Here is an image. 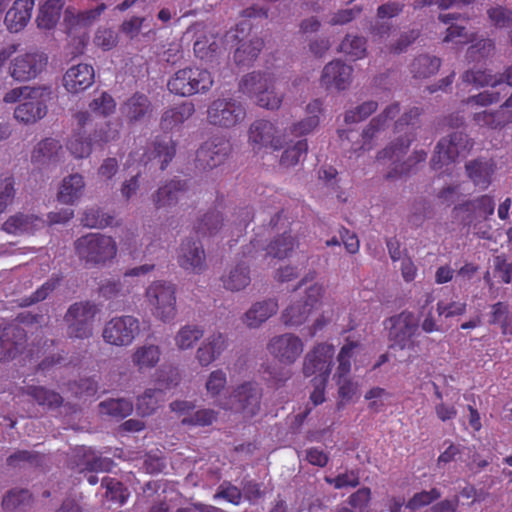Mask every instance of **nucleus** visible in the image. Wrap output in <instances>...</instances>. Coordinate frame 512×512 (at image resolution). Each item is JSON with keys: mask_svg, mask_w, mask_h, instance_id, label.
I'll return each instance as SVG.
<instances>
[{"mask_svg": "<svg viewBox=\"0 0 512 512\" xmlns=\"http://www.w3.org/2000/svg\"><path fill=\"white\" fill-rule=\"evenodd\" d=\"M75 251L87 266L105 265L117 254V244L111 236L88 233L75 241Z\"/></svg>", "mask_w": 512, "mask_h": 512, "instance_id": "1", "label": "nucleus"}, {"mask_svg": "<svg viewBox=\"0 0 512 512\" xmlns=\"http://www.w3.org/2000/svg\"><path fill=\"white\" fill-rule=\"evenodd\" d=\"M275 79L267 72H252L245 75L239 83V91L254 98L260 107L278 109L282 103V95L274 91Z\"/></svg>", "mask_w": 512, "mask_h": 512, "instance_id": "2", "label": "nucleus"}, {"mask_svg": "<svg viewBox=\"0 0 512 512\" xmlns=\"http://www.w3.org/2000/svg\"><path fill=\"white\" fill-rule=\"evenodd\" d=\"M388 329L389 348L398 350H415L418 347L416 337L419 333V323L410 311H402L385 320Z\"/></svg>", "mask_w": 512, "mask_h": 512, "instance_id": "3", "label": "nucleus"}, {"mask_svg": "<svg viewBox=\"0 0 512 512\" xmlns=\"http://www.w3.org/2000/svg\"><path fill=\"white\" fill-rule=\"evenodd\" d=\"M413 140L414 137L405 134L378 153L377 159L379 161L390 160L394 165L393 169L387 173V179L407 175L414 171V167L418 163L425 162L427 153L424 150H417L405 162L400 163L401 158L406 154Z\"/></svg>", "mask_w": 512, "mask_h": 512, "instance_id": "4", "label": "nucleus"}, {"mask_svg": "<svg viewBox=\"0 0 512 512\" xmlns=\"http://www.w3.org/2000/svg\"><path fill=\"white\" fill-rule=\"evenodd\" d=\"M474 141L467 133L456 131L440 139L435 147L431 159V168L434 171L446 172L448 166L454 163L458 157H465L473 148Z\"/></svg>", "mask_w": 512, "mask_h": 512, "instance_id": "5", "label": "nucleus"}, {"mask_svg": "<svg viewBox=\"0 0 512 512\" xmlns=\"http://www.w3.org/2000/svg\"><path fill=\"white\" fill-rule=\"evenodd\" d=\"M212 74L204 68L185 67L176 71L168 80V90L182 97L206 93L213 86Z\"/></svg>", "mask_w": 512, "mask_h": 512, "instance_id": "6", "label": "nucleus"}, {"mask_svg": "<svg viewBox=\"0 0 512 512\" xmlns=\"http://www.w3.org/2000/svg\"><path fill=\"white\" fill-rule=\"evenodd\" d=\"M98 312L97 304L89 300L71 304L64 315L68 336L81 340L92 337Z\"/></svg>", "mask_w": 512, "mask_h": 512, "instance_id": "7", "label": "nucleus"}, {"mask_svg": "<svg viewBox=\"0 0 512 512\" xmlns=\"http://www.w3.org/2000/svg\"><path fill=\"white\" fill-rule=\"evenodd\" d=\"M246 107L233 97H220L207 108V121L210 125L231 129L240 125L246 118Z\"/></svg>", "mask_w": 512, "mask_h": 512, "instance_id": "8", "label": "nucleus"}, {"mask_svg": "<svg viewBox=\"0 0 512 512\" xmlns=\"http://www.w3.org/2000/svg\"><path fill=\"white\" fill-rule=\"evenodd\" d=\"M324 295V286L319 283L310 285L303 299L292 302L282 312V322L286 326L298 327L304 324L311 313L320 305Z\"/></svg>", "mask_w": 512, "mask_h": 512, "instance_id": "9", "label": "nucleus"}, {"mask_svg": "<svg viewBox=\"0 0 512 512\" xmlns=\"http://www.w3.org/2000/svg\"><path fill=\"white\" fill-rule=\"evenodd\" d=\"M146 297L153 306V314L163 322L176 316V288L165 281H155L146 290Z\"/></svg>", "mask_w": 512, "mask_h": 512, "instance_id": "10", "label": "nucleus"}, {"mask_svg": "<svg viewBox=\"0 0 512 512\" xmlns=\"http://www.w3.org/2000/svg\"><path fill=\"white\" fill-rule=\"evenodd\" d=\"M140 332L139 320L131 315L111 318L103 327V340L113 346H129Z\"/></svg>", "mask_w": 512, "mask_h": 512, "instance_id": "11", "label": "nucleus"}, {"mask_svg": "<svg viewBox=\"0 0 512 512\" xmlns=\"http://www.w3.org/2000/svg\"><path fill=\"white\" fill-rule=\"evenodd\" d=\"M334 354L335 349L332 344L319 343L315 345L304 358L302 368L304 376H314L312 380L328 382Z\"/></svg>", "mask_w": 512, "mask_h": 512, "instance_id": "12", "label": "nucleus"}, {"mask_svg": "<svg viewBox=\"0 0 512 512\" xmlns=\"http://www.w3.org/2000/svg\"><path fill=\"white\" fill-rule=\"evenodd\" d=\"M175 155L176 143L172 137L156 136L150 147L141 154L139 159L136 158L138 152H131L127 163L129 166L133 165L135 162L141 165H147L152 161H157L160 164V169L165 170Z\"/></svg>", "mask_w": 512, "mask_h": 512, "instance_id": "13", "label": "nucleus"}, {"mask_svg": "<svg viewBox=\"0 0 512 512\" xmlns=\"http://www.w3.org/2000/svg\"><path fill=\"white\" fill-rule=\"evenodd\" d=\"M48 57L43 52H27L15 57L9 66L10 76L18 82L35 79L45 69Z\"/></svg>", "mask_w": 512, "mask_h": 512, "instance_id": "14", "label": "nucleus"}, {"mask_svg": "<svg viewBox=\"0 0 512 512\" xmlns=\"http://www.w3.org/2000/svg\"><path fill=\"white\" fill-rule=\"evenodd\" d=\"M231 152L230 141L224 137H214L204 142L196 152V167L212 170L222 165Z\"/></svg>", "mask_w": 512, "mask_h": 512, "instance_id": "15", "label": "nucleus"}, {"mask_svg": "<svg viewBox=\"0 0 512 512\" xmlns=\"http://www.w3.org/2000/svg\"><path fill=\"white\" fill-rule=\"evenodd\" d=\"M27 344V333L15 323H0V362L15 359L23 353Z\"/></svg>", "mask_w": 512, "mask_h": 512, "instance_id": "16", "label": "nucleus"}, {"mask_svg": "<svg viewBox=\"0 0 512 512\" xmlns=\"http://www.w3.org/2000/svg\"><path fill=\"white\" fill-rule=\"evenodd\" d=\"M453 211L462 214L464 225L471 226L478 221L488 220L494 214L495 201L493 196L484 194L459 203Z\"/></svg>", "mask_w": 512, "mask_h": 512, "instance_id": "17", "label": "nucleus"}, {"mask_svg": "<svg viewBox=\"0 0 512 512\" xmlns=\"http://www.w3.org/2000/svg\"><path fill=\"white\" fill-rule=\"evenodd\" d=\"M303 349V341L293 333L274 336L267 344L268 352L279 362L287 365L295 363Z\"/></svg>", "mask_w": 512, "mask_h": 512, "instance_id": "18", "label": "nucleus"}, {"mask_svg": "<svg viewBox=\"0 0 512 512\" xmlns=\"http://www.w3.org/2000/svg\"><path fill=\"white\" fill-rule=\"evenodd\" d=\"M251 31V24L249 21L245 20L236 25L235 34L233 37L239 43H241L234 52V61L238 66H249L251 65L258 57L259 53L264 47L263 39L254 36L248 41H244V38L240 36V34L244 35V33Z\"/></svg>", "mask_w": 512, "mask_h": 512, "instance_id": "19", "label": "nucleus"}, {"mask_svg": "<svg viewBox=\"0 0 512 512\" xmlns=\"http://www.w3.org/2000/svg\"><path fill=\"white\" fill-rule=\"evenodd\" d=\"M248 141L254 150L270 147L279 150L283 146L281 136L277 135L276 126L265 119L255 120L249 127Z\"/></svg>", "mask_w": 512, "mask_h": 512, "instance_id": "20", "label": "nucleus"}, {"mask_svg": "<svg viewBox=\"0 0 512 512\" xmlns=\"http://www.w3.org/2000/svg\"><path fill=\"white\" fill-rule=\"evenodd\" d=\"M233 398L238 404V410L244 418L257 415L261 407L262 389L256 382L248 381L237 386Z\"/></svg>", "mask_w": 512, "mask_h": 512, "instance_id": "21", "label": "nucleus"}, {"mask_svg": "<svg viewBox=\"0 0 512 512\" xmlns=\"http://www.w3.org/2000/svg\"><path fill=\"white\" fill-rule=\"evenodd\" d=\"M188 179L173 178L160 186L152 195V202L156 209L175 206L189 190Z\"/></svg>", "mask_w": 512, "mask_h": 512, "instance_id": "22", "label": "nucleus"}, {"mask_svg": "<svg viewBox=\"0 0 512 512\" xmlns=\"http://www.w3.org/2000/svg\"><path fill=\"white\" fill-rule=\"evenodd\" d=\"M153 110L154 107L149 97L140 92L134 93L120 107L122 116L130 124L149 120Z\"/></svg>", "mask_w": 512, "mask_h": 512, "instance_id": "23", "label": "nucleus"}, {"mask_svg": "<svg viewBox=\"0 0 512 512\" xmlns=\"http://www.w3.org/2000/svg\"><path fill=\"white\" fill-rule=\"evenodd\" d=\"M95 81L93 66L85 63L73 65L63 76V86L72 94L85 91Z\"/></svg>", "mask_w": 512, "mask_h": 512, "instance_id": "24", "label": "nucleus"}, {"mask_svg": "<svg viewBox=\"0 0 512 512\" xmlns=\"http://www.w3.org/2000/svg\"><path fill=\"white\" fill-rule=\"evenodd\" d=\"M352 67L340 60L328 63L322 72L321 83L327 89L332 87L337 90H345L351 83Z\"/></svg>", "mask_w": 512, "mask_h": 512, "instance_id": "25", "label": "nucleus"}, {"mask_svg": "<svg viewBox=\"0 0 512 512\" xmlns=\"http://www.w3.org/2000/svg\"><path fill=\"white\" fill-rule=\"evenodd\" d=\"M34 4V0H15L13 2L4 18V24L9 32L18 33L27 26Z\"/></svg>", "mask_w": 512, "mask_h": 512, "instance_id": "26", "label": "nucleus"}, {"mask_svg": "<svg viewBox=\"0 0 512 512\" xmlns=\"http://www.w3.org/2000/svg\"><path fill=\"white\" fill-rule=\"evenodd\" d=\"M465 170L472 183L486 190L492 183V177L496 170V164L492 159L477 158L465 164Z\"/></svg>", "mask_w": 512, "mask_h": 512, "instance_id": "27", "label": "nucleus"}, {"mask_svg": "<svg viewBox=\"0 0 512 512\" xmlns=\"http://www.w3.org/2000/svg\"><path fill=\"white\" fill-rule=\"evenodd\" d=\"M179 265L185 270L200 272L205 268V252L199 241H186L181 244L178 256Z\"/></svg>", "mask_w": 512, "mask_h": 512, "instance_id": "28", "label": "nucleus"}, {"mask_svg": "<svg viewBox=\"0 0 512 512\" xmlns=\"http://www.w3.org/2000/svg\"><path fill=\"white\" fill-rule=\"evenodd\" d=\"M226 348V337L222 333H214L197 349L196 358L202 367H207L218 359Z\"/></svg>", "mask_w": 512, "mask_h": 512, "instance_id": "29", "label": "nucleus"}, {"mask_svg": "<svg viewBox=\"0 0 512 512\" xmlns=\"http://www.w3.org/2000/svg\"><path fill=\"white\" fill-rule=\"evenodd\" d=\"M195 113V107L192 102H183L166 109L160 120V127L164 131H172L180 127Z\"/></svg>", "mask_w": 512, "mask_h": 512, "instance_id": "30", "label": "nucleus"}, {"mask_svg": "<svg viewBox=\"0 0 512 512\" xmlns=\"http://www.w3.org/2000/svg\"><path fill=\"white\" fill-rule=\"evenodd\" d=\"M47 113L45 103L35 97H28L14 110V117L24 124H32L42 119Z\"/></svg>", "mask_w": 512, "mask_h": 512, "instance_id": "31", "label": "nucleus"}, {"mask_svg": "<svg viewBox=\"0 0 512 512\" xmlns=\"http://www.w3.org/2000/svg\"><path fill=\"white\" fill-rule=\"evenodd\" d=\"M472 119L479 127L497 130L512 123V110L500 108L496 110H483L475 112Z\"/></svg>", "mask_w": 512, "mask_h": 512, "instance_id": "32", "label": "nucleus"}, {"mask_svg": "<svg viewBox=\"0 0 512 512\" xmlns=\"http://www.w3.org/2000/svg\"><path fill=\"white\" fill-rule=\"evenodd\" d=\"M278 311V302L268 299L257 302L244 315V323L250 328H257Z\"/></svg>", "mask_w": 512, "mask_h": 512, "instance_id": "33", "label": "nucleus"}, {"mask_svg": "<svg viewBox=\"0 0 512 512\" xmlns=\"http://www.w3.org/2000/svg\"><path fill=\"white\" fill-rule=\"evenodd\" d=\"M161 358V349L155 344H143L138 346L132 356V363L139 372L151 370L157 366Z\"/></svg>", "mask_w": 512, "mask_h": 512, "instance_id": "34", "label": "nucleus"}, {"mask_svg": "<svg viewBox=\"0 0 512 512\" xmlns=\"http://www.w3.org/2000/svg\"><path fill=\"white\" fill-rule=\"evenodd\" d=\"M85 188L83 176L76 173L65 177L57 194L58 201L73 205L80 199Z\"/></svg>", "mask_w": 512, "mask_h": 512, "instance_id": "35", "label": "nucleus"}, {"mask_svg": "<svg viewBox=\"0 0 512 512\" xmlns=\"http://www.w3.org/2000/svg\"><path fill=\"white\" fill-rule=\"evenodd\" d=\"M322 106V102L318 99L311 101L306 107L308 116L293 124L291 134L300 137L312 132L319 124V115L323 112Z\"/></svg>", "mask_w": 512, "mask_h": 512, "instance_id": "36", "label": "nucleus"}, {"mask_svg": "<svg viewBox=\"0 0 512 512\" xmlns=\"http://www.w3.org/2000/svg\"><path fill=\"white\" fill-rule=\"evenodd\" d=\"M63 6L64 0H46L39 9L37 26L45 30L53 29L60 19Z\"/></svg>", "mask_w": 512, "mask_h": 512, "instance_id": "37", "label": "nucleus"}, {"mask_svg": "<svg viewBox=\"0 0 512 512\" xmlns=\"http://www.w3.org/2000/svg\"><path fill=\"white\" fill-rule=\"evenodd\" d=\"M400 112V104L395 102L385 108V110L373 118L366 129L363 130L362 137L364 140V145L374 137L377 136L379 132L384 130L387 126L389 120H392L395 116H397Z\"/></svg>", "mask_w": 512, "mask_h": 512, "instance_id": "38", "label": "nucleus"}, {"mask_svg": "<svg viewBox=\"0 0 512 512\" xmlns=\"http://www.w3.org/2000/svg\"><path fill=\"white\" fill-rule=\"evenodd\" d=\"M223 226V218L216 209L209 210L194 224V230L198 237L215 235Z\"/></svg>", "mask_w": 512, "mask_h": 512, "instance_id": "39", "label": "nucleus"}, {"mask_svg": "<svg viewBox=\"0 0 512 512\" xmlns=\"http://www.w3.org/2000/svg\"><path fill=\"white\" fill-rule=\"evenodd\" d=\"M23 393L32 397L39 405L49 409L58 408L63 403V398L59 393L43 386L29 385L23 388Z\"/></svg>", "mask_w": 512, "mask_h": 512, "instance_id": "40", "label": "nucleus"}, {"mask_svg": "<svg viewBox=\"0 0 512 512\" xmlns=\"http://www.w3.org/2000/svg\"><path fill=\"white\" fill-rule=\"evenodd\" d=\"M250 281L249 266L244 263L237 264L222 277L224 287L230 291H240L248 286Z\"/></svg>", "mask_w": 512, "mask_h": 512, "instance_id": "41", "label": "nucleus"}, {"mask_svg": "<svg viewBox=\"0 0 512 512\" xmlns=\"http://www.w3.org/2000/svg\"><path fill=\"white\" fill-rule=\"evenodd\" d=\"M40 222V218L35 215L17 213L10 216L3 224L2 228L9 234H21L31 231Z\"/></svg>", "mask_w": 512, "mask_h": 512, "instance_id": "42", "label": "nucleus"}, {"mask_svg": "<svg viewBox=\"0 0 512 512\" xmlns=\"http://www.w3.org/2000/svg\"><path fill=\"white\" fill-rule=\"evenodd\" d=\"M33 496L27 489L14 488L9 490L2 500V507L6 511H24L30 507Z\"/></svg>", "mask_w": 512, "mask_h": 512, "instance_id": "43", "label": "nucleus"}, {"mask_svg": "<svg viewBox=\"0 0 512 512\" xmlns=\"http://www.w3.org/2000/svg\"><path fill=\"white\" fill-rule=\"evenodd\" d=\"M100 412L115 419H123L133 412L134 405L124 398L108 399L100 402Z\"/></svg>", "mask_w": 512, "mask_h": 512, "instance_id": "44", "label": "nucleus"}, {"mask_svg": "<svg viewBox=\"0 0 512 512\" xmlns=\"http://www.w3.org/2000/svg\"><path fill=\"white\" fill-rule=\"evenodd\" d=\"M441 66L440 58L420 55L411 64V72L415 78H428L436 74Z\"/></svg>", "mask_w": 512, "mask_h": 512, "instance_id": "45", "label": "nucleus"}, {"mask_svg": "<svg viewBox=\"0 0 512 512\" xmlns=\"http://www.w3.org/2000/svg\"><path fill=\"white\" fill-rule=\"evenodd\" d=\"M164 399L163 389H146L137 399V410L142 416H148L155 412L159 403Z\"/></svg>", "mask_w": 512, "mask_h": 512, "instance_id": "46", "label": "nucleus"}, {"mask_svg": "<svg viewBox=\"0 0 512 512\" xmlns=\"http://www.w3.org/2000/svg\"><path fill=\"white\" fill-rule=\"evenodd\" d=\"M489 23L496 29H508L512 27V8L504 4L490 6L486 10Z\"/></svg>", "mask_w": 512, "mask_h": 512, "instance_id": "47", "label": "nucleus"}, {"mask_svg": "<svg viewBox=\"0 0 512 512\" xmlns=\"http://www.w3.org/2000/svg\"><path fill=\"white\" fill-rule=\"evenodd\" d=\"M61 150L59 141L46 138L39 142L32 152V161L34 163H46L55 161L58 151Z\"/></svg>", "mask_w": 512, "mask_h": 512, "instance_id": "48", "label": "nucleus"}, {"mask_svg": "<svg viewBox=\"0 0 512 512\" xmlns=\"http://www.w3.org/2000/svg\"><path fill=\"white\" fill-rule=\"evenodd\" d=\"M227 385V376L226 373L221 370L217 369L212 371L207 378V381L205 383V388L207 391V394L210 396V398L214 399V402L217 406L227 409L228 406L224 403H221L217 400V398L221 395L222 391L226 388Z\"/></svg>", "mask_w": 512, "mask_h": 512, "instance_id": "49", "label": "nucleus"}, {"mask_svg": "<svg viewBox=\"0 0 512 512\" xmlns=\"http://www.w3.org/2000/svg\"><path fill=\"white\" fill-rule=\"evenodd\" d=\"M101 486L106 489L105 497L120 506L124 505L129 497L128 489L122 482L112 477H104Z\"/></svg>", "mask_w": 512, "mask_h": 512, "instance_id": "50", "label": "nucleus"}, {"mask_svg": "<svg viewBox=\"0 0 512 512\" xmlns=\"http://www.w3.org/2000/svg\"><path fill=\"white\" fill-rule=\"evenodd\" d=\"M489 323L499 324L503 335L512 334V320L507 303L499 301L491 306Z\"/></svg>", "mask_w": 512, "mask_h": 512, "instance_id": "51", "label": "nucleus"}, {"mask_svg": "<svg viewBox=\"0 0 512 512\" xmlns=\"http://www.w3.org/2000/svg\"><path fill=\"white\" fill-rule=\"evenodd\" d=\"M358 346L356 342H348L342 346L337 357L338 367L334 377L337 384H340L342 379L347 378L351 371V361L353 358V351Z\"/></svg>", "mask_w": 512, "mask_h": 512, "instance_id": "52", "label": "nucleus"}, {"mask_svg": "<svg viewBox=\"0 0 512 512\" xmlns=\"http://www.w3.org/2000/svg\"><path fill=\"white\" fill-rule=\"evenodd\" d=\"M294 247L295 239L290 233L284 232L270 242L267 246V254L278 259H284L292 253Z\"/></svg>", "mask_w": 512, "mask_h": 512, "instance_id": "53", "label": "nucleus"}, {"mask_svg": "<svg viewBox=\"0 0 512 512\" xmlns=\"http://www.w3.org/2000/svg\"><path fill=\"white\" fill-rule=\"evenodd\" d=\"M204 330L197 325L183 326L175 336V344L181 349H190L203 337Z\"/></svg>", "mask_w": 512, "mask_h": 512, "instance_id": "54", "label": "nucleus"}, {"mask_svg": "<svg viewBox=\"0 0 512 512\" xmlns=\"http://www.w3.org/2000/svg\"><path fill=\"white\" fill-rule=\"evenodd\" d=\"M340 51L352 60L361 59L366 55V39L360 36L347 35L340 44Z\"/></svg>", "mask_w": 512, "mask_h": 512, "instance_id": "55", "label": "nucleus"}, {"mask_svg": "<svg viewBox=\"0 0 512 512\" xmlns=\"http://www.w3.org/2000/svg\"><path fill=\"white\" fill-rule=\"evenodd\" d=\"M113 216L105 214L100 208L92 207L84 211L81 223L89 228H105L112 225Z\"/></svg>", "mask_w": 512, "mask_h": 512, "instance_id": "56", "label": "nucleus"}, {"mask_svg": "<svg viewBox=\"0 0 512 512\" xmlns=\"http://www.w3.org/2000/svg\"><path fill=\"white\" fill-rule=\"evenodd\" d=\"M307 151V140L302 139L297 141L293 146L284 150L280 158V165L286 168L297 165L301 157L307 154Z\"/></svg>", "mask_w": 512, "mask_h": 512, "instance_id": "57", "label": "nucleus"}, {"mask_svg": "<svg viewBox=\"0 0 512 512\" xmlns=\"http://www.w3.org/2000/svg\"><path fill=\"white\" fill-rule=\"evenodd\" d=\"M218 413L210 408H203L195 411L193 414L184 417L181 423L185 426H209L216 421Z\"/></svg>", "mask_w": 512, "mask_h": 512, "instance_id": "58", "label": "nucleus"}, {"mask_svg": "<svg viewBox=\"0 0 512 512\" xmlns=\"http://www.w3.org/2000/svg\"><path fill=\"white\" fill-rule=\"evenodd\" d=\"M441 491L438 488H431L429 491L422 490L415 493L407 502L406 507L412 511L418 510L424 506L430 505L441 497Z\"/></svg>", "mask_w": 512, "mask_h": 512, "instance_id": "59", "label": "nucleus"}, {"mask_svg": "<svg viewBox=\"0 0 512 512\" xmlns=\"http://www.w3.org/2000/svg\"><path fill=\"white\" fill-rule=\"evenodd\" d=\"M325 482L335 489L356 488L360 484L358 470L352 469L338 474L336 477H325Z\"/></svg>", "mask_w": 512, "mask_h": 512, "instance_id": "60", "label": "nucleus"}, {"mask_svg": "<svg viewBox=\"0 0 512 512\" xmlns=\"http://www.w3.org/2000/svg\"><path fill=\"white\" fill-rule=\"evenodd\" d=\"M15 178L12 175L0 180V215L13 203L16 195Z\"/></svg>", "mask_w": 512, "mask_h": 512, "instance_id": "61", "label": "nucleus"}, {"mask_svg": "<svg viewBox=\"0 0 512 512\" xmlns=\"http://www.w3.org/2000/svg\"><path fill=\"white\" fill-rule=\"evenodd\" d=\"M67 149L75 158L87 157L92 150L91 140L84 138L81 133H76L68 140Z\"/></svg>", "mask_w": 512, "mask_h": 512, "instance_id": "62", "label": "nucleus"}, {"mask_svg": "<svg viewBox=\"0 0 512 512\" xmlns=\"http://www.w3.org/2000/svg\"><path fill=\"white\" fill-rule=\"evenodd\" d=\"M495 49V43L492 39H482L467 49V59L470 61H480L487 58Z\"/></svg>", "mask_w": 512, "mask_h": 512, "instance_id": "63", "label": "nucleus"}, {"mask_svg": "<svg viewBox=\"0 0 512 512\" xmlns=\"http://www.w3.org/2000/svg\"><path fill=\"white\" fill-rule=\"evenodd\" d=\"M89 108L92 112L108 116L114 113L116 109V102L114 98L107 92H102L101 95L95 99H93Z\"/></svg>", "mask_w": 512, "mask_h": 512, "instance_id": "64", "label": "nucleus"}]
</instances>
